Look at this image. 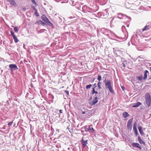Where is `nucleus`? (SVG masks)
<instances>
[{"instance_id": "38", "label": "nucleus", "mask_w": 151, "mask_h": 151, "mask_svg": "<svg viewBox=\"0 0 151 151\" xmlns=\"http://www.w3.org/2000/svg\"><path fill=\"white\" fill-rule=\"evenodd\" d=\"M36 16H38V15H36Z\"/></svg>"}, {"instance_id": "13", "label": "nucleus", "mask_w": 151, "mask_h": 151, "mask_svg": "<svg viewBox=\"0 0 151 151\" xmlns=\"http://www.w3.org/2000/svg\"><path fill=\"white\" fill-rule=\"evenodd\" d=\"M138 140L140 144H142L143 145H145V143L141 139L140 137L139 136L138 137Z\"/></svg>"}, {"instance_id": "37", "label": "nucleus", "mask_w": 151, "mask_h": 151, "mask_svg": "<svg viewBox=\"0 0 151 151\" xmlns=\"http://www.w3.org/2000/svg\"><path fill=\"white\" fill-rule=\"evenodd\" d=\"M67 93H68V91H67Z\"/></svg>"}, {"instance_id": "20", "label": "nucleus", "mask_w": 151, "mask_h": 151, "mask_svg": "<svg viewBox=\"0 0 151 151\" xmlns=\"http://www.w3.org/2000/svg\"><path fill=\"white\" fill-rule=\"evenodd\" d=\"M149 28L148 26H145V27L142 29V31H144L147 29H148Z\"/></svg>"}, {"instance_id": "3", "label": "nucleus", "mask_w": 151, "mask_h": 151, "mask_svg": "<svg viewBox=\"0 0 151 151\" xmlns=\"http://www.w3.org/2000/svg\"><path fill=\"white\" fill-rule=\"evenodd\" d=\"M133 121V118L130 119L128 120L127 124V127L128 129L131 130L132 128V124Z\"/></svg>"}, {"instance_id": "25", "label": "nucleus", "mask_w": 151, "mask_h": 151, "mask_svg": "<svg viewBox=\"0 0 151 151\" xmlns=\"http://www.w3.org/2000/svg\"><path fill=\"white\" fill-rule=\"evenodd\" d=\"M32 2V3L33 4H35V5H37V4L36 3L35 1V0H31Z\"/></svg>"}, {"instance_id": "36", "label": "nucleus", "mask_w": 151, "mask_h": 151, "mask_svg": "<svg viewBox=\"0 0 151 151\" xmlns=\"http://www.w3.org/2000/svg\"><path fill=\"white\" fill-rule=\"evenodd\" d=\"M123 66L124 67L125 66V64H124Z\"/></svg>"}, {"instance_id": "34", "label": "nucleus", "mask_w": 151, "mask_h": 151, "mask_svg": "<svg viewBox=\"0 0 151 151\" xmlns=\"http://www.w3.org/2000/svg\"><path fill=\"white\" fill-rule=\"evenodd\" d=\"M33 8H34V9L35 10V7L34 6V7H33Z\"/></svg>"}, {"instance_id": "5", "label": "nucleus", "mask_w": 151, "mask_h": 151, "mask_svg": "<svg viewBox=\"0 0 151 151\" xmlns=\"http://www.w3.org/2000/svg\"><path fill=\"white\" fill-rule=\"evenodd\" d=\"M132 145L134 147H137L139 148L140 150L142 149V147L138 143L133 142L132 144Z\"/></svg>"}, {"instance_id": "9", "label": "nucleus", "mask_w": 151, "mask_h": 151, "mask_svg": "<svg viewBox=\"0 0 151 151\" xmlns=\"http://www.w3.org/2000/svg\"><path fill=\"white\" fill-rule=\"evenodd\" d=\"M129 116V115L126 111L124 112L122 114V116L124 118H126Z\"/></svg>"}, {"instance_id": "24", "label": "nucleus", "mask_w": 151, "mask_h": 151, "mask_svg": "<svg viewBox=\"0 0 151 151\" xmlns=\"http://www.w3.org/2000/svg\"><path fill=\"white\" fill-rule=\"evenodd\" d=\"M137 78H138V79L139 80H141L142 79V76H138L137 77Z\"/></svg>"}, {"instance_id": "26", "label": "nucleus", "mask_w": 151, "mask_h": 151, "mask_svg": "<svg viewBox=\"0 0 151 151\" xmlns=\"http://www.w3.org/2000/svg\"><path fill=\"white\" fill-rule=\"evenodd\" d=\"M10 32L11 33V35H12L13 37H14V36H15V35L14 34V33L12 31H11Z\"/></svg>"}, {"instance_id": "11", "label": "nucleus", "mask_w": 151, "mask_h": 151, "mask_svg": "<svg viewBox=\"0 0 151 151\" xmlns=\"http://www.w3.org/2000/svg\"><path fill=\"white\" fill-rule=\"evenodd\" d=\"M138 129L139 131V132L141 134V135H143L144 134V133H143L142 130V127H138Z\"/></svg>"}, {"instance_id": "23", "label": "nucleus", "mask_w": 151, "mask_h": 151, "mask_svg": "<svg viewBox=\"0 0 151 151\" xmlns=\"http://www.w3.org/2000/svg\"><path fill=\"white\" fill-rule=\"evenodd\" d=\"M92 85H89L86 86V88L88 89L90 88L91 87Z\"/></svg>"}, {"instance_id": "35", "label": "nucleus", "mask_w": 151, "mask_h": 151, "mask_svg": "<svg viewBox=\"0 0 151 151\" xmlns=\"http://www.w3.org/2000/svg\"><path fill=\"white\" fill-rule=\"evenodd\" d=\"M37 11H36V12H35V13H37Z\"/></svg>"}, {"instance_id": "12", "label": "nucleus", "mask_w": 151, "mask_h": 151, "mask_svg": "<svg viewBox=\"0 0 151 151\" xmlns=\"http://www.w3.org/2000/svg\"><path fill=\"white\" fill-rule=\"evenodd\" d=\"M88 140L84 141L83 140V139H82V144L83 145L84 147L85 146L87 143Z\"/></svg>"}, {"instance_id": "16", "label": "nucleus", "mask_w": 151, "mask_h": 151, "mask_svg": "<svg viewBox=\"0 0 151 151\" xmlns=\"http://www.w3.org/2000/svg\"><path fill=\"white\" fill-rule=\"evenodd\" d=\"M85 131L86 132H88V131L91 130V128L90 126H89L88 128H87L86 126L85 127Z\"/></svg>"}, {"instance_id": "15", "label": "nucleus", "mask_w": 151, "mask_h": 151, "mask_svg": "<svg viewBox=\"0 0 151 151\" xmlns=\"http://www.w3.org/2000/svg\"><path fill=\"white\" fill-rule=\"evenodd\" d=\"M9 2L10 3V4L15 5H16V3L13 0H8Z\"/></svg>"}, {"instance_id": "32", "label": "nucleus", "mask_w": 151, "mask_h": 151, "mask_svg": "<svg viewBox=\"0 0 151 151\" xmlns=\"http://www.w3.org/2000/svg\"><path fill=\"white\" fill-rule=\"evenodd\" d=\"M122 90H123V91H124V87H122Z\"/></svg>"}, {"instance_id": "2", "label": "nucleus", "mask_w": 151, "mask_h": 151, "mask_svg": "<svg viewBox=\"0 0 151 151\" xmlns=\"http://www.w3.org/2000/svg\"><path fill=\"white\" fill-rule=\"evenodd\" d=\"M145 103L148 106H150L151 104V99L149 93H147L146 94L145 96Z\"/></svg>"}, {"instance_id": "27", "label": "nucleus", "mask_w": 151, "mask_h": 151, "mask_svg": "<svg viewBox=\"0 0 151 151\" xmlns=\"http://www.w3.org/2000/svg\"><path fill=\"white\" fill-rule=\"evenodd\" d=\"M100 82H99L98 83V87L99 89L101 88V87L100 86Z\"/></svg>"}, {"instance_id": "22", "label": "nucleus", "mask_w": 151, "mask_h": 151, "mask_svg": "<svg viewBox=\"0 0 151 151\" xmlns=\"http://www.w3.org/2000/svg\"><path fill=\"white\" fill-rule=\"evenodd\" d=\"M97 79L99 81H100L101 80V76L100 75H99L98 76Z\"/></svg>"}, {"instance_id": "21", "label": "nucleus", "mask_w": 151, "mask_h": 151, "mask_svg": "<svg viewBox=\"0 0 151 151\" xmlns=\"http://www.w3.org/2000/svg\"><path fill=\"white\" fill-rule=\"evenodd\" d=\"M14 30L15 32L18 33V29L17 27H15L14 28Z\"/></svg>"}, {"instance_id": "33", "label": "nucleus", "mask_w": 151, "mask_h": 151, "mask_svg": "<svg viewBox=\"0 0 151 151\" xmlns=\"http://www.w3.org/2000/svg\"><path fill=\"white\" fill-rule=\"evenodd\" d=\"M82 113H83V114H84L85 113V111H83V112H82Z\"/></svg>"}, {"instance_id": "6", "label": "nucleus", "mask_w": 151, "mask_h": 151, "mask_svg": "<svg viewBox=\"0 0 151 151\" xmlns=\"http://www.w3.org/2000/svg\"><path fill=\"white\" fill-rule=\"evenodd\" d=\"M9 67L11 68L14 69L15 70L18 69L17 67L15 64H10L9 65Z\"/></svg>"}, {"instance_id": "29", "label": "nucleus", "mask_w": 151, "mask_h": 151, "mask_svg": "<svg viewBox=\"0 0 151 151\" xmlns=\"http://www.w3.org/2000/svg\"><path fill=\"white\" fill-rule=\"evenodd\" d=\"M91 130H92V131L93 132H94L95 130H94V129H93V127H92V128H91Z\"/></svg>"}, {"instance_id": "19", "label": "nucleus", "mask_w": 151, "mask_h": 151, "mask_svg": "<svg viewBox=\"0 0 151 151\" xmlns=\"http://www.w3.org/2000/svg\"><path fill=\"white\" fill-rule=\"evenodd\" d=\"M95 93H96V94H98V93L97 92V91H96L95 89H94V88H93V90L92 91V94H94Z\"/></svg>"}, {"instance_id": "1", "label": "nucleus", "mask_w": 151, "mask_h": 151, "mask_svg": "<svg viewBox=\"0 0 151 151\" xmlns=\"http://www.w3.org/2000/svg\"><path fill=\"white\" fill-rule=\"evenodd\" d=\"M105 83V86L106 88H108L110 92L112 93H114V92L112 90V88L111 85V81H110L107 80L106 81V80L104 81Z\"/></svg>"}, {"instance_id": "18", "label": "nucleus", "mask_w": 151, "mask_h": 151, "mask_svg": "<svg viewBox=\"0 0 151 151\" xmlns=\"http://www.w3.org/2000/svg\"><path fill=\"white\" fill-rule=\"evenodd\" d=\"M13 38L15 42L16 43L18 42L19 41L18 39L16 37V36H14L13 37Z\"/></svg>"}, {"instance_id": "14", "label": "nucleus", "mask_w": 151, "mask_h": 151, "mask_svg": "<svg viewBox=\"0 0 151 151\" xmlns=\"http://www.w3.org/2000/svg\"><path fill=\"white\" fill-rule=\"evenodd\" d=\"M141 104L140 102H137L136 103L135 105L133 106V107H137L139 106Z\"/></svg>"}, {"instance_id": "8", "label": "nucleus", "mask_w": 151, "mask_h": 151, "mask_svg": "<svg viewBox=\"0 0 151 151\" xmlns=\"http://www.w3.org/2000/svg\"><path fill=\"white\" fill-rule=\"evenodd\" d=\"M42 20L44 22H46L47 21H48V19L44 15H42L41 17Z\"/></svg>"}, {"instance_id": "30", "label": "nucleus", "mask_w": 151, "mask_h": 151, "mask_svg": "<svg viewBox=\"0 0 151 151\" xmlns=\"http://www.w3.org/2000/svg\"><path fill=\"white\" fill-rule=\"evenodd\" d=\"M38 22H41L43 24H44V23H43L42 21H41V20L39 21Z\"/></svg>"}, {"instance_id": "31", "label": "nucleus", "mask_w": 151, "mask_h": 151, "mask_svg": "<svg viewBox=\"0 0 151 151\" xmlns=\"http://www.w3.org/2000/svg\"><path fill=\"white\" fill-rule=\"evenodd\" d=\"M59 111H60V113H62V110H61V109Z\"/></svg>"}, {"instance_id": "10", "label": "nucleus", "mask_w": 151, "mask_h": 151, "mask_svg": "<svg viewBox=\"0 0 151 151\" xmlns=\"http://www.w3.org/2000/svg\"><path fill=\"white\" fill-rule=\"evenodd\" d=\"M148 72L147 70H146L144 72V75L143 77V79L144 80L146 79L147 77V74H148Z\"/></svg>"}, {"instance_id": "17", "label": "nucleus", "mask_w": 151, "mask_h": 151, "mask_svg": "<svg viewBox=\"0 0 151 151\" xmlns=\"http://www.w3.org/2000/svg\"><path fill=\"white\" fill-rule=\"evenodd\" d=\"M46 23L50 26H52L53 25L52 24L48 19V21H47Z\"/></svg>"}, {"instance_id": "4", "label": "nucleus", "mask_w": 151, "mask_h": 151, "mask_svg": "<svg viewBox=\"0 0 151 151\" xmlns=\"http://www.w3.org/2000/svg\"><path fill=\"white\" fill-rule=\"evenodd\" d=\"M98 101V97L97 96L95 97L93 100L90 101L89 104L91 105H93Z\"/></svg>"}, {"instance_id": "39", "label": "nucleus", "mask_w": 151, "mask_h": 151, "mask_svg": "<svg viewBox=\"0 0 151 151\" xmlns=\"http://www.w3.org/2000/svg\"><path fill=\"white\" fill-rule=\"evenodd\" d=\"M99 94H100V93H98Z\"/></svg>"}, {"instance_id": "28", "label": "nucleus", "mask_w": 151, "mask_h": 151, "mask_svg": "<svg viewBox=\"0 0 151 151\" xmlns=\"http://www.w3.org/2000/svg\"><path fill=\"white\" fill-rule=\"evenodd\" d=\"M13 122H9L8 124V125H9V126L11 125L12 124Z\"/></svg>"}, {"instance_id": "7", "label": "nucleus", "mask_w": 151, "mask_h": 151, "mask_svg": "<svg viewBox=\"0 0 151 151\" xmlns=\"http://www.w3.org/2000/svg\"><path fill=\"white\" fill-rule=\"evenodd\" d=\"M133 130L134 131L136 134V135H137L138 132H137V129L136 127V123H135L134 124L133 127Z\"/></svg>"}]
</instances>
